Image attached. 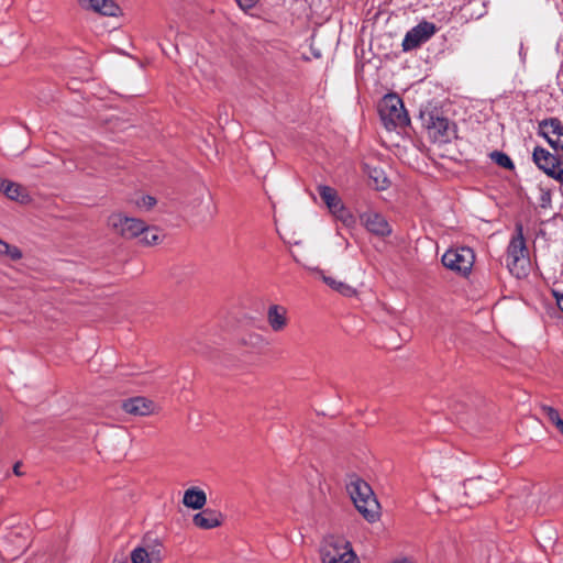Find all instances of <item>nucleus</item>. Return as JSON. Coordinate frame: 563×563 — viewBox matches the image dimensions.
<instances>
[{
    "mask_svg": "<svg viewBox=\"0 0 563 563\" xmlns=\"http://www.w3.org/2000/svg\"><path fill=\"white\" fill-rule=\"evenodd\" d=\"M347 492L358 512L368 522H375L379 518V504L372 487L365 481L361 478L351 481Z\"/></svg>",
    "mask_w": 563,
    "mask_h": 563,
    "instance_id": "nucleus-1",
    "label": "nucleus"
},
{
    "mask_svg": "<svg viewBox=\"0 0 563 563\" xmlns=\"http://www.w3.org/2000/svg\"><path fill=\"white\" fill-rule=\"evenodd\" d=\"M490 486L492 484L482 477L466 479L463 484L455 486L454 494L456 498L451 504L455 507H473L483 504L490 498L488 490Z\"/></svg>",
    "mask_w": 563,
    "mask_h": 563,
    "instance_id": "nucleus-2",
    "label": "nucleus"
},
{
    "mask_svg": "<svg viewBox=\"0 0 563 563\" xmlns=\"http://www.w3.org/2000/svg\"><path fill=\"white\" fill-rule=\"evenodd\" d=\"M322 563H358L351 543L341 536L329 534L320 545Z\"/></svg>",
    "mask_w": 563,
    "mask_h": 563,
    "instance_id": "nucleus-3",
    "label": "nucleus"
},
{
    "mask_svg": "<svg viewBox=\"0 0 563 563\" xmlns=\"http://www.w3.org/2000/svg\"><path fill=\"white\" fill-rule=\"evenodd\" d=\"M528 263L529 257L523 236V228L521 223H517L515 234L511 236L507 247L506 265L512 275L520 277L521 275H525Z\"/></svg>",
    "mask_w": 563,
    "mask_h": 563,
    "instance_id": "nucleus-4",
    "label": "nucleus"
},
{
    "mask_svg": "<svg viewBox=\"0 0 563 563\" xmlns=\"http://www.w3.org/2000/svg\"><path fill=\"white\" fill-rule=\"evenodd\" d=\"M378 112L387 130L404 128L410 121L402 100L395 93H388L382 99Z\"/></svg>",
    "mask_w": 563,
    "mask_h": 563,
    "instance_id": "nucleus-5",
    "label": "nucleus"
},
{
    "mask_svg": "<svg viewBox=\"0 0 563 563\" xmlns=\"http://www.w3.org/2000/svg\"><path fill=\"white\" fill-rule=\"evenodd\" d=\"M420 119L429 137L435 143H446L455 134L451 122L446 118L441 117L438 112H422Z\"/></svg>",
    "mask_w": 563,
    "mask_h": 563,
    "instance_id": "nucleus-6",
    "label": "nucleus"
},
{
    "mask_svg": "<svg viewBox=\"0 0 563 563\" xmlns=\"http://www.w3.org/2000/svg\"><path fill=\"white\" fill-rule=\"evenodd\" d=\"M441 261L446 268L466 275L474 265L475 255L472 249L462 246L449 249L442 255Z\"/></svg>",
    "mask_w": 563,
    "mask_h": 563,
    "instance_id": "nucleus-7",
    "label": "nucleus"
},
{
    "mask_svg": "<svg viewBox=\"0 0 563 563\" xmlns=\"http://www.w3.org/2000/svg\"><path fill=\"white\" fill-rule=\"evenodd\" d=\"M437 32V26L432 22L421 21L416 26L410 29L401 43L404 52L412 51L421 44L429 41Z\"/></svg>",
    "mask_w": 563,
    "mask_h": 563,
    "instance_id": "nucleus-8",
    "label": "nucleus"
},
{
    "mask_svg": "<svg viewBox=\"0 0 563 563\" xmlns=\"http://www.w3.org/2000/svg\"><path fill=\"white\" fill-rule=\"evenodd\" d=\"M538 134L544 137L555 152H562L563 154V123L558 118L540 121Z\"/></svg>",
    "mask_w": 563,
    "mask_h": 563,
    "instance_id": "nucleus-9",
    "label": "nucleus"
},
{
    "mask_svg": "<svg viewBox=\"0 0 563 563\" xmlns=\"http://www.w3.org/2000/svg\"><path fill=\"white\" fill-rule=\"evenodd\" d=\"M109 225H111L119 234L125 239L140 236L144 231V222L124 216L123 213H113L109 217Z\"/></svg>",
    "mask_w": 563,
    "mask_h": 563,
    "instance_id": "nucleus-10",
    "label": "nucleus"
},
{
    "mask_svg": "<svg viewBox=\"0 0 563 563\" xmlns=\"http://www.w3.org/2000/svg\"><path fill=\"white\" fill-rule=\"evenodd\" d=\"M556 153L558 154L554 155L541 146H537L532 153L534 164L551 178H553L556 170L563 164V154H561L562 152Z\"/></svg>",
    "mask_w": 563,
    "mask_h": 563,
    "instance_id": "nucleus-11",
    "label": "nucleus"
},
{
    "mask_svg": "<svg viewBox=\"0 0 563 563\" xmlns=\"http://www.w3.org/2000/svg\"><path fill=\"white\" fill-rule=\"evenodd\" d=\"M361 221L365 228L373 234L387 236L391 233V228L385 217L375 211H367L361 214Z\"/></svg>",
    "mask_w": 563,
    "mask_h": 563,
    "instance_id": "nucleus-12",
    "label": "nucleus"
},
{
    "mask_svg": "<svg viewBox=\"0 0 563 563\" xmlns=\"http://www.w3.org/2000/svg\"><path fill=\"white\" fill-rule=\"evenodd\" d=\"M122 409L131 416H148L155 410V404L144 397H133L122 402Z\"/></svg>",
    "mask_w": 563,
    "mask_h": 563,
    "instance_id": "nucleus-13",
    "label": "nucleus"
},
{
    "mask_svg": "<svg viewBox=\"0 0 563 563\" xmlns=\"http://www.w3.org/2000/svg\"><path fill=\"white\" fill-rule=\"evenodd\" d=\"M267 322L273 331H283L288 323L287 309L280 305H272L267 310Z\"/></svg>",
    "mask_w": 563,
    "mask_h": 563,
    "instance_id": "nucleus-14",
    "label": "nucleus"
},
{
    "mask_svg": "<svg viewBox=\"0 0 563 563\" xmlns=\"http://www.w3.org/2000/svg\"><path fill=\"white\" fill-rule=\"evenodd\" d=\"M79 2L82 7L108 16H115L120 11V8L113 0H79Z\"/></svg>",
    "mask_w": 563,
    "mask_h": 563,
    "instance_id": "nucleus-15",
    "label": "nucleus"
},
{
    "mask_svg": "<svg viewBox=\"0 0 563 563\" xmlns=\"http://www.w3.org/2000/svg\"><path fill=\"white\" fill-rule=\"evenodd\" d=\"M195 526L201 529H213L221 525V515L212 509H205L194 516Z\"/></svg>",
    "mask_w": 563,
    "mask_h": 563,
    "instance_id": "nucleus-16",
    "label": "nucleus"
},
{
    "mask_svg": "<svg viewBox=\"0 0 563 563\" xmlns=\"http://www.w3.org/2000/svg\"><path fill=\"white\" fill-rule=\"evenodd\" d=\"M207 503L206 493L198 487H190L184 493L183 504L191 509H202Z\"/></svg>",
    "mask_w": 563,
    "mask_h": 563,
    "instance_id": "nucleus-17",
    "label": "nucleus"
},
{
    "mask_svg": "<svg viewBox=\"0 0 563 563\" xmlns=\"http://www.w3.org/2000/svg\"><path fill=\"white\" fill-rule=\"evenodd\" d=\"M318 192L331 213L343 203L336 190L330 186H318Z\"/></svg>",
    "mask_w": 563,
    "mask_h": 563,
    "instance_id": "nucleus-18",
    "label": "nucleus"
},
{
    "mask_svg": "<svg viewBox=\"0 0 563 563\" xmlns=\"http://www.w3.org/2000/svg\"><path fill=\"white\" fill-rule=\"evenodd\" d=\"M316 272L319 274L321 279L333 290L338 291L339 294L345 296V297H353L356 295V289L352 286L341 282L336 280L335 278L331 276H327L322 271L316 269Z\"/></svg>",
    "mask_w": 563,
    "mask_h": 563,
    "instance_id": "nucleus-19",
    "label": "nucleus"
},
{
    "mask_svg": "<svg viewBox=\"0 0 563 563\" xmlns=\"http://www.w3.org/2000/svg\"><path fill=\"white\" fill-rule=\"evenodd\" d=\"M0 190L11 200L24 201L27 197L22 186L5 179H0Z\"/></svg>",
    "mask_w": 563,
    "mask_h": 563,
    "instance_id": "nucleus-20",
    "label": "nucleus"
},
{
    "mask_svg": "<svg viewBox=\"0 0 563 563\" xmlns=\"http://www.w3.org/2000/svg\"><path fill=\"white\" fill-rule=\"evenodd\" d=\"M132 563H161L159 551L148 552L146 549L139 547L131 553Z\"/></svg>",
    "mask_w": 563,
    "mask_h": 563,
    "instance_id": "nucleus-21",
    "label": "nucleus"
},
{
    "mask_svg": "<svg viewBox=\"0 0 563 563\" xmlns=\"http://www.w3.org/2000/svg\"><path fill=\"white\" fill-rule=\"evenodd\" d=\"M367 175L375 189L384 190L388 187L389 180L382 168L367 166Z\"/></svg>",
    "mask_w": 563,
    "mask_h": 563,
    "instance_id": "nucleus-22",
    "label": "nucleus"
},
{
    "mask_svg": "<svg viewBox=\"0 0 563 563\" xmlns=\"http://www.w3.org/2000/svg\"><path fill=\"white\" fill-rule=\"evenodd\" d=\"M140 236L141 242L145 245H155L161 241V232L156 228H146L144 225V231Z\"/></svg>",
    "mask_w": 563,
    "mask_h": 563,
    "instance_id": "nucleus-23",
    "label": "nucleus"
},
{
    "mask_svg": "<svg viewBox=\"0 0 563 563\" xmlns=\"http://www.w3.org/2000/svg\"><path fill=\"white\" fill-rule=\"evenodd\" d=\"M332 214L345 227H353L355 224V218L343 203L338 209H335Z\"/></svg>",
    "mask_w": 563,
    "mask_h": 563,
    "instance_id": "nucleus-24",
    "label": "nucleus"
},
{
    "mask_svg": "<svg viewBox=\"0 0 563 563\" xmlns=\"http://www.w3.org/2000/svg\"><path fill=\"white\" fill-rule=\"evenodd\" d=\"M542 412L544 416L555 426V428L560 431V429L563 427V419L560 417L559 411L548 405H543L541 407Z\"/></svg>",
    "mask_w": 563,
    "mask_h": 563,
    "instance_id": "nucleus-25",
    "label": "nucleus"
},
{
    "mask_svg": "<svg viewBox=\"0 0 563 563\" xmlns=\"http://www.w3.org/2000/svg\"><path fill=\"white\" fill-rule=\"evenodd\" d=\"M492 159L499 165L500 167H504L506 169H514L515 165L511 158L504 152L495 151L490 154Z\"/></svg>",
    "mask_w": 563,
    "mask_h": 563,
    "instance_id": "nucleus-26",
    "label": "nucleus"
},
{
    "mask_svg": "<svg viewBox=\"0 0 563 563\" xmlns=\"http://www.w3.org/2000/svg\"><path fill=\"white\" fill-rule=\"evenodd\" d=\"M0 255H5L12 261H18L22 257V253L16 246H12L2 240H0Z\"/></svg>",
    "mask_w": 563,
    "mask_h": 563,
    "instance_id": "nucleus-27",
    "label": "nucleus"
},
{
    "mask_svg": "<svg viewBox=\"0 0 563 563\" xmlns=\"http://www.w3.org/2000/svg\"><path fill=\"white\" fill-rule=\"evenodd\" d=\"M136 203L140 208L148 210L155 206L156 199L152 196H143Z\"/></svg>",
    "mask_w": 563,
    "mask_h": 563,
    "instance_id": "nucleus-28",
    "label": "nucleus"
},
{
    "mask_svg": "<svg viewBox=\"0 0 563 563\" xmlns=\"http://www.w3.org/2000/svg\"><path fill=\"white\" fill-rule=\"evenodd\" d=\"M239 8L243 11H247L250 9H253L258 0H235Z\"/></svg>",
    "mask_w": 563,
    "mask_h": 563,
    "instance_id": "nucleus-29",
    "label": "nucleus"
},
{
    "mask_svg": "<svg viewBox=\"0 0 563 563\" xmlns=\"http://www.w3.org/2000/svg\"><path fill=\"white\" fill-rule=\"evenodd\" d=\"M540 206L542 208H549L551 206V194L548 190H541Z\"/></svg>",
    "mask_w": 563,
    "mask_h": 563,
    "instance_id": "nucleus-30",
    "label": "nucleus"
},
{
    "mask_svg": "<svg viewBox=\"0 0 563 563\" xmlns=\"http://www.w3.org/2000/svg\"><path fill=\"white\" fill-rule=\"evenodd\" d=\"M553 296L555 298L556 305L559 309L563 312V292H559L556 290H553Z\"/></svg>",
    "mask_w": 563,
    "mask_h": 563,
    "instance_id": "nucleus-31",
    "label": "nucleus"
},
{
    "mask_svg": "<svg viewBox=\"0 0 563 563\" xmlns=\"http://www.w3.org/2000/svg\"><path fill=\"white\" fill-rule=\"evenodd\" d=\"M20 467H21V463H20V462L15 463V464H14V466H13V473H14L16 476H21V475H22V473H21V471H20Z\"/></svg>",
    "mask_w": 563,
    "mask_h": 563,
    "instance_id": "nucleus-32",
    "label": "nucleus"
},
{
    "mask_svg": "<svg viewBox=\"0 0 563 563\" xmlns=\"http://www.w3.org/2000/svg\"><path fill=\"white\" fill-rule=\"evenodd\" d=\"M519 55H520L521 60L525 62V59H526V52L523 51V43L522 42H520Z\"/></svg>",
    "mask_w": 563,
    "mask_h": 563,
    "instance_id": "nucleus-33",
    "label": "nucleus"
},
{
    "mask_svg": "<svg viewBox=\"0 0 563 563\" xmlns=\"http://www.w3.org/2000/svg\"><path fill=\"white\" fill-rule=\"evenodd\" d=\"M395 563H411V562H410V561H408V560H404V561H401V562H395Z\"/></svg>",
    "mask_w": 563,
    "mask_h": 563,
    "instance_id": "nucleus-34",
    "label": "nucleus"
},
{
    "mask_svg": "<svg viewBox=\"0 0 563 563\" xmlns=\"http://www.w3.org/2000/svg\"><path fill=\"white\" fill-rule=\"evenodd\" d=\"M560 433H562V434H563V427L560 429Z\"/></svg>",
    "mask_w": 563,
    "mask_h": 563,
    "instance_id": "nucleus-35",
    "label": "nucleus"
}]
</instances>
